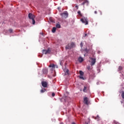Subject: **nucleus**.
Masks as SVG:
<instances>
[{
	"instance_id": "f257e3e1",
	"label": "nucleus",
	"mask_w": 124,
	"mask_h": 124,
	"mask_svg": "<svg viewBox=\"0 0 124 124\" xmlns=\"http://www.w3.org/2000/svg\"><path fill=\"white\" fill-rule=\"evenodd\" d=\"M75 46V44L73 42L71 43L70 44H68L65 46L66 50H70L72 48Z\"/></svg>"
},
{
	"instance_id": "f03ea898",
	"label": "nucleus",
	"mask_w": 124,
	"mask_h": 124,
	"mask_svg": "<svg viewBox=\"0 0 124 124\" xmlns=\"http://www.w3.org/2000/svg\"><path fill=\"white\" fill-rule=\"evenodd\" d=\"M80 21H81V22L83 23V24H85V25H88L89 24V20H88V18H87V17H84L83 18H81L80 19Z\"/></svg>"
},
{
	"instance_id": "7ed1b4c3",
	"label": "nucleus",
	"mask_w": 124,
	"mask_h": 124,
	"mask_svg": "<svg viewBox=\"0 0 124 124\" xmlns=\"http://www.w3.org/2000/svg\"><path fill=\"white\" fill-rule=\"evenodd\" d=\"M89 59L90 60H91V65H92V66H93V65H94V64H95V62H96V58H93L92 57H90Z\"/></svg>"
},
{
	"instance_id": "20e7f679",
	"label": "nucleus",
	"mask_w": 124,
	"mask_h": 124,
	"mask_svg": "<svg viewBox=\"0 0 124 124\" xmlns=\"http://www.w3.org/2000/svg\"><path fill=\"white\" fill-rule=\"evenodd\" d=\"M61 16L63 17V18H66L67 17H68V13L67 12H65L61 14Z\"/></svg>"
},
{
	"instance_id": "39448f33",
	"label": "nucleus",
	"mask_w": 124,
	"mask_h": 124,
	"mask_svg": "<svg viewBox=\"0 0 124 124\" xmlns=\"http://www.w3.org/2000/svg\"><path fill=\"white\" fill-rule=\"evenodd\" d=\"M28 17H29V19H31V20H33V19H34V18H35V16H34V15H33L31 13H29L28 15Z\"/></svg>"
},
{
	"instance_id": "423d86ee",
	"label": "nucleus",
	"mask_w": 124,
	"mask_h": 124,
	"mask_svg": "<svg viewBox=\"0 0 124 124\" xmlns=\"http://www.w3.org/2000/svg\"><path fill=\"white\" fill-rule=\"evenodd\" d=\"M84 103L86 105H89V104H90V102H89V99L88 98V97H86L84 98Z\"/></svg>"
},
{
	"instance_id": "0eeeda50",
	"label": "nucleus",
	"mask_w": 124,
	"mask_h": 124,
	"mask_svg": "<svg viewBox=\"0 0 124 124\" xmlns=\"http://www.w3.org/2000/svg\"><path fill=\"white\" fill-rule=\"evenodd\" d=\"M41 84L42 87H43L44 88H47V87L48 86V83H47V82L46 81H42Z\"/></svg>"
},
{
	"instance_id": "6e6552de",
	"label": "nucleus",
	"mask_w": 124,
	"mask_h": 124,
	"mask_svg": "<svg viewBox=\"0 0 124 124\" xmlns=\"http://www.w3.org/2000/svg\"><path fill=\"white\" fill-rule=\"evenodd\" d=\"M50 52H51V50H50V49L43 50V54H45V55H47V54H50Z\"/></svg>"
},
{
	"instance_id": "1a4fd4ad",
	"label": "nucleus",
	"mask_w": 124,
	"mask_h": 124,
	"mask_svg": "<svg viewBox=\"0 0 124 124\" xmlns=\"http://www.w3.org/2000/svg\"><path fill=\"white\" fill-rule=\"evenodd\" d=\"M85 4H86V6H88V5H89V1L87 0H85V1H83V3H82L80 4V5H85Z\"/></svg>"
},
{
	"instance_id": "9d476101",
	"label": "nucleus",
	"mask_w": 124,
	"mask_h": 124,
	"mask_svg": "<svg viewBox=\"0 0 124 124\" xmlns=\"http://www.w3.org/2000/svg\"><path fill=\"white\" fill-rule=\"evenodd\" d=\"M43 73H44V74H47V73H48V69H44L43 70Z\"/></svg>"
},
{
	"instance_id": "9b49d317",
	"label": "nucleus",
	"mask_w": 124,
	"mask_h": 124,
	"mask_svg": "<svg viewBox=\"0 0 124 124\" xmlns=\"http://www.w3.org/2000/svg\"><path fill=\"white\" fill-rule=\"evenodd\" d=\"M78 61L79 62H82L84 61V59H83V58L80 57L78 58Z\"/></svg>"
},
{
	"instance_id": "f8f14e48",
	"label": "nucleus",
	"mask_w": 124,
	"mask_h": 124,
	"mask_svg": "<svg viewBox=\"0 0 124 124\" xmlns=\"http://www.w3.org/2000/svg\"><path fill=\"white\" fill-rule=\"evenodd\" d=\"M56 30H57V28H56V27H53L52 30V32L55 33V32H56Z\"/></svg>"
},
{
	"instance_id": "ddd939ff",
	"label": "nucleus",
	"mask_w": 124,
	"mask_h": 124,
	"mask_svg": "<svg viewBox=\"0 0 124 124\" xmlns=\"http://www.w3.org/2000/svg\"><path fill=\"white\" fill-rule=\"evenodd\" d=\"M69 74V70L67 69L65 72V75H68Z\"/></svg>"
},
{
	"instance_id": "4468645a",
	"label": "nucleus",
	"mask_w": 124,
	"mask_h": 124,
	"mask_svg": "<svg viewBox=\"0 0 124 124\" xmlns=\"http://www.w3.org/2000/svg\"><path fill=\"white\" fill-rule=\"evenodd\" d=\"M45 92H46V89H44L41 90L40 93H45Z\"/></svg>"
},
{
	"instance_id": "2eb2a0df",
	"label": "nucleus",
	"mask_w": 124,
	"mask_h": 124,
	"mask_svg": "<svg viewBox=\"0 0 124 124\" xmlns=\"http://www.w3.org/2000/svg\"><path fill=\"white\" fill-rule=\"evenodd\" d=\"M84 93H87V86H84L83 89Z\"/></svg>"
},
{
	"instance_id": "dca6fc26",
	"label": "nucleus",
	"mask_w": 124,
	"mask_h": 124,
	"mask_svg": "<svg viewBox=\"0 0 124 124\" xmlns=\"http://www.w3.org/2000/svg\"><path fill=\"white\" fill-rule=\"evenodd\" d=\"M79 74L80 76H83V75H84V72L82 71H79Z\"/></svg>"
},
{
	"instance_id": "f3484780",
	"label": "nucleus",
	"mask_w": 124,
	"mask_h": 124,
	"mask_svg": "<svg viewBox=\"0 0 124 124\" xmlns=\"http://www.w3.org/2000/svg\"><path fill=\"white\" fill-rule=\"evenodd\" d=\"M49 67H52V68H55V64H51L49 65Z\"/></svg>"
},
{
	"instance_id": "a211bd4d",
	"label": "nucleus",
	"mask_w": 124,
	"mask_h": 124,
	"mask_svg": "<svg viewBox=\"0 0 124 124\" xmlns=\"http://www.w3.org/2000/svg\"><path fill=\"white\" fill-rule=\"evenodd\" d=\"M56 28H58V29H61V25H60V24H57Z\"/></svg>"
},
{
	"instance_id": "6ab92c4d",
	"label": "nucleus",
	"mask_w": 124,
	"mask_h": 124,
	"mask_svg": "<svg viewBox=\"0 0 124 124\" xmlns=\"http://www.w3.org/2000/svg\"><path fill=\"white\" fill-rule=\"evenodd\" d=\"M87 69H88L89 71H91V70H92V68L90 67V66H88Z\"/></svg>"
},
{
	"instance_id": "aec40b11",
	"label": "nucleus",
	"mask_w": 124,
	"mask_h": 124,
	"mask_svg": "<svg viewBox=\"0 0 124 124\" xmlns=\"http://www.w3.org/2000/svg\"><path fill=\"white\" fill-rule=\"evenodd\" d=\"M121 95H122V98L124 99V91L122 92V93Z\"/></svg>"
},
{
	"instance_id": "412c9836",
	"label": "nucleus",
	"mask_w": 124,
	"mask_h": 124,
	"mask_svg": "<svg viewBox=\"0 0 124 124\" xmlns=\"http://www.w3.org/2000/svg\"><path fill=\"white\" fill-rule=\"evenodd\" d=\"M78 15H79L80 16H82V14H81V11H78Z\"/></svg>"
},
{
	"instance_id": "4be33fe9",
	"label": "nucleus",
	"mask_w": 124,
	"mask_h": 124,
	"mask_svg": "<svg viewBox=\"0 0 124 124\" xmlns=\"http://www.w3.org/2000/svg\"><path fill=\"white\" fill-rule=\"evenodd\" d=\"M9 32H10V33H12V32H13V30L12 29H9Z\"/></svg>"
},
{
	"instance_id": "5701e85b",
	"label": "nucleus",
	"mask_w": 124,
	"mask_h": 124,
	"mask_svg": "<svg viewBox=\"0 0 124 124\" xmlns=\"http://www.w3.org/2000/svg\"><path fill=\"white\" fill-rule=\"evenodd\" d=\"M118 69L119 70H123V67H122L121 66H120L118 68Z\"/></svg>"
},
{
	"instance_id": "b1692460",
	"label": "nucleus",
	"mask_w": 124,
	"mask_h": 124,
	"mask_svg": "<svg viewBox=\"0 0 124 124\" xmlns=\"http://www.w3.org/2000/svg\"><path fill=\"white\" fill-rule=\"evenodd\" d=\"M32 24L34 25V24H35V20H34V19H32Z\"/></svg>"
},
{
	"instance_id": "393cba45",
	"label": "nucleus",
	"mask_w": 124,
	"mask_h": 124,
	"mask_svg": "<svg viewBox=\"0 0 124 124\" xmlns=\"http://www.w3.org/2000/svg\"><path fill=\"white\" fill-rule=\"evenodd\" d=\"M80 79H82V80H84V77H82V76H79Z\"/></svg>"
},
{
	"instance_id": "a878e982",
	"label": "nucleus",
	"mask_w": 124,
	"mask_h": 124,
	"mask_svg": "<svg viewBox=\"0 0 124 124\" xmlns=\"http://www.w3.org/2000/svg\"><path fill=\"white\" fill-rule=\"evenodd\" d=\"M83 42H81L80 43V47L82 48V47H83Z\"/></svg>"
},
{
	"instance_id": "bb28decb",
	"label": "nucleus",
	"mask_w": 124,
	"mask_h": 124,
	"mask_svg": "<svg viewBox=\"0 0 124 124\" xmlns=\"http://www.w3.org/2000/svg\"><path fill=\"white\" fill-rule=\"evenodd\" d=\"M52 96H55V93H52Z\"/></svg>"
},
{
	"instance_id": "cd10ccee",
	"label": "nucleus",
	"mask_w": 124,
	"mask_h": 124,
	"mask_svg": "<svg viewBox=\"0 0 124 124\" xmlns=\"http://www.w3.org/2000/svg\"><path fill=\"white\" fill-rule=\"evenodd\" d=\"M76 7L77 9H78L79 8V7L77 5L76 6Z\"/></svg>"
},
{
	"instance_id": "c85d7f7f",
	"label": "nucleus",
	"mask_w": 124,
	"mask_h": 124,
	"mask_svg": "<svg viewBox=\"0 0 124 124\" xmlns=\"http://www.w3.org/2000/svg\"><path fill=\"white\" fill-rule=\"evenodd\" d=\"M94 14H97V11H94Z\"/></svg>"
},
{
	"instance_id": "c756f323",
	"label": "nucleus",
	"mask_w": 124,
	"mask_h": 124,
	"mask_svg": "<svg viewBox=\"0 0 124 124\" xmlns=\"http://www.w3.org/2000/svg\"><path fill=\"white\" fill-rule=\"evenodd\" d=\"M87 34H85V37H86V36H87Z\"/></svg>"
},
{
	"instance_id": "7c9ffc66",
	"label": "nucleus",
	"mask_w": 124,
	"mask_h": 124,
	"mask_svg": "<svg viewBox=\"0 0 124 124\" xmlns=\"http://www.w3.org/2000/svg\"><path fill=\"white\" fill-rule=\"evenodd\" d=\"M100 15H102V12H101V11H100Z\"/></svg>"
},
{
	"instance_id": "2f4dec72",
	"label": "nucleus",
	"mask_w": 124,
	"mask_h": 124,
	"mask_svg": "<svg viewBox=\"0 0 124 124\" xmlns=\"http://www.w3.org/2000/svg\"><path fill=\"white\" fill-rule=\"evenodd\" d=\"M40 34H42V35H43V33H40Z\"/></svg>"
},
{
	"instance_id": "473e14b6",
	"label": "nucleus",
	"mask_w": 124,
	"mask_h": 124,
	"mask_svg": "<svg viewBox=\"0 0 124 124\" xmlns=\"http://www.w3.org/2000/svg\"><path fill=\"white\" fill-rule=\"evenodd\" d=\"M72 124H76L75 123H72Z\"/></svg>"
},
{
	"instance_id": "72a5a7b5",
	"label": "nucleus",
	"mask_w": 124,
	"mask_h": 124,
	"mask_svg": "<svg viewBox=\"0 0 124 124\" xmlns=\"http://www.w3.org/2000/svg\"><path fill=\"white\" fill-rule=\"evenodd\" d=\"M98 54H100V51H98Z\"/></svg>"
},
{
	"instance_id": "f704fd0d",
	"label": "nucleus",
	"mask_w": 124,
	"mask_h": 124,
	"mask_svg": "<svg viewBox=\"0 0 124 124\" xmlns=\"http://www.w3.org/2000/svg\"><path fill=\"white\" fill-rule=\"evenodd\" d=\"M49 20L51 21V18H50Z\"/></svg>"
}]
</instances>
